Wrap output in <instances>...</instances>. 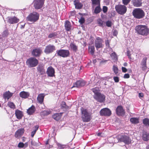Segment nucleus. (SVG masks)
Returning a JSON list of instances; mask_svg holds the SVG:
<instances>
[{
    "label": "nucleus",
    "instance_id": "obj_1",
    "mask_svg": "<svg viewBox=\"0 0 149 149\" xmlns=\"http://www.w3.org/2000/svg\"><path fill=\"white\" fill-rule=\"evenodd\" d=\"M135 32L139 35L146 36L149 34V28L145 25H139L135 28Z\"/></svg>",
    "mask_w": 149,
    "mask_h": 149
},
{
    "label": "nucleus",
    "instance_id": "obj_2",
    "mask_svg": "<svg viewBox=\"0 0 149 149\" xmlns=\"http://www.w3.org/2000/svg\"><path fill=\"white\" fill-rule=\"evenodd\" d=\"M119 142H123L126 144H129L131 143L130 137L125 133H121L116 137Z\"/></svg>",
    "mask_w": 149,
    "mask_h": 149
},
{
    "label": "nucleus",
    "instance_id": "obj_3",
    "mask_svg": "<svg viewBox=\"0 0 149 149\" xmlns=\"http://www.w3.org/2000/svg\"><path fill=\"white\" fill-rule=\"evenodd\" d=\"M132 14L134 17L136 19L142 18L145 15L144 12L140 8L134 9L133 11Z\"/></svg>",
    "mask_w": 149,
    "mask_h": 149
},
{
    "label": "nucleus",
    "instance_id": "obj_4",
    "mask_svg": "<svg viewBox=\"0 0 149 149\" xmlns=\"http://www.w3.org/2000/svg\"><path fill=\"white\" fill-rule=\"evenodd\" d=\"M26 63L29 68H33L37 65L38 61L35 57H31L27 59Z\"/></svg>",
    "mask_w": 149,
    "mask_h": 149
},
{
    "label": "nucleus",
    "instance_id": "obj_5",
    "mask_svg": "<svg viewBox=\"0 0 149 149\" xmlns=\"http://www.w3.org/2000/svg\"><path fill=\"white\" fill-rule=\"evenodd\" d=\"M81 118L84 122H87L90 121L91 119V116L89 113L88 112L87 109H82L81 110Z\"/></svg>",
    "mask_w": 149,
    "mask_h": 149
},
{
    "label": "nucleus",
    "instance_id": "obj_6",
    "mask_svg": "<svg viewBox=\"0 0 149 149\" xmlns=\"http://www.w3.org/2000/svg\"><path fill=\"white\" fill-rule=\"evenodd\" d=\"M115 8L117 12L120 15H123L127 11V8L124 5L120 4L116 6Z\"/></svg>",
    "mask_w": 149,
    "mask_h": 149
},
{
    "label": "nucleus",
    "instance_id": "obj_7",
    "mask_svg": "<svg viewBox=\"0 0 149 149\" xmlns=\"http://www.w3.org/2000/svg\"><path fill=\"white\" fill-rule=\"evenodd\" d=\"M56 53L58 56L63 58H66L70 56V53L68 50L61 49L56 51Z\"/></svg>",
    "mask_w": 149,
    "mask_h": 149
},
{
    "label": "nucleus",
    "instance_id": "obj_8",
    "mask_svg": "<svg viewBox=\"0 0 149 149\" xmlns=\"http://www.w3.org/2000/svg\"><path fill=\"white\" fill-rule=\"evenodd\" d=\"M93 97L97 102L100 103L104 102L105 100V96L100 93L96 95H94Z\"/></svg>",
    "mask_w": 149,
    "mask_h": 149
},
{
    "label": "nucleus",
    "instance_id": "obj_9",
    "mask_svg": "<svg viewBox=\"0 0 149 149\" xmlns=\"http://www.w3.org/2000/svg\"><path fill=\"white\" fill-rule=\"evenodd\" d=\"M42 53V50L40 48H36L33 49L31 54L33 57L35 58L40 57Z\"/></svg>",
    "mask_w": 149,
    "mask_h": 149
},
{
    "label": "nucleus",
    "instance_id": "obj_10",
    "mask_svg": "<svg viewBox=\"0 0 149 149\" xmlns=\"http://www.w3.org/2000/svg\"><path fill=\"white\" fill-rule=\"evenodd\" d=\"M55 50V47L54 45L49 44L46 46L44 50V52L46 54H49L53 52Z\"/></svg>",
    "mask_w": 149,
    "mask_h": 149
},
{
    "label": "nucleus",
    "instance_id": "obj_11",
    "mask_svg": "<svg viewBox=\"0 0 149 149\" xmlns=\"http://www.w3.org/2000/svg\"><path fill=\"white\" fill-rule=\"evenodd\" d=\"M45 0H35L33 5L36 9H39L41 8L44 5Z\"/></svg>",
    "mask_w": 149,
    "mask_h": 149
},
{
    "label": "nucleus",
    "instance_id": "obj_12",
    "mask_svg": "<svg viewBox=\"0 0 149 149\" xmlns=\"http://www.w3.org/2000/svg\"><path fill=\"white\" fill-rule=\"evenodd\" d=\"M103 42V40L100 38L97 37L96 38L95 41V45L97 50L99 48L103 47L102 43Z\"/></svg>",
    "mask_w": 149,
    "mask_h": 149
},
{
    "label": "nucleus",
    "instance_id": "obj_13",
    "mask_svg": "<svg viewBox=\"0 0 149 149\" xmlns=\"http://www.w3.org/2000/svg\"><path fill=\"white\" fill-rule=\"evenodd\" d=\"M100 114L101 116H109L111 114V112L109 109L105 108L101 110Z\"/></svg>",
    "mask_w": 149,
    "mask_h": 149
},
{
    "label": "nucleus",
    "instance_id": "obj_14",
    "mask_svg": "<svg viewBox=\"0 0 149 149\" xmlns=\"http://www.w3.org/2000/svg\"><path fill=\"white\" fill-rule=\"evenodd\" d=\"M86 82L84 80H77L75 83H74L72 87L71 88L75 87L80 88L81 87L84 86L86 85Z\"/></svg>",
    "mask_w": 149,
    "mask_h": 149
},
{
    "label": "nucleus",
    "instance_id": "obj_15",
    "mask_svg": "<svg viewBox=\"0 0 149 149\" xmlns=\"http://www.w3.org/2000/svg\"><path fill=\"white\" fill-rule=\"evenodd\" d=\"M116 112L117 115L122 116H124L125 113V110L121 105L117 107L116 109Z\"/></svg>",
    "mask_w": 149,
    "mask_h": 149
},
{
    "label": "nucleus",
    "instance_id": "obj_16",
    "mask_svg": "<svg viewBox=\"0 0 149 149\" xmlns=\"http://www.w3.org/2000/svg\"><path fill=\"white\" fill-rule=\"evenodd\" d=\"M24 132V128H19L15 132L14 136L16 138L19 139L22 136Z\"/></svg>",
    "mask_w": 149,
    "mask_h": 149
},
{
    "label": "nucleus",
    "instance_id": "obj_17",
    "mask_svg": "<svg viewBox=\"0 0 149 149\" xmlns=\"http://www.w3.org/2000/svg\"><path fill=\"white\" fill-rule=\"evenodd\" d=\"M47 73L49 77H53L55 75L54 69L51 66L48 67L47 69Z\"/></svg>",
    "mask_w": 149,
    "mask_h": 149
},
{
    "label": "nucleus",
    "instance_id": "obj_18",
    "mask_svg": "<svg viewBox=\"0 0 149 149\" xmlns=\"http://www.w3.org/2000/svg\"><path fill=\"white\" fill-rule=\"evenodd\" d=\"M37 70L41 75L45 74L44 65L43 64H39L37 67Z\"/></svg>",
    "mask_w": 149,
    "mask_h": 149
},
{
    "label": "nucleus",
    "instance_id": "obj_19",
    "mask_svg": "<svg viewBox=\"0 0 149 149\" xmlns=\"http://www.w3.org/2000/svg\"><path fill=\"white\" fill-rule=\"evenodd\" d=\"M45 96L44 93H40L38 94L37 97V100L39 103L40 104H43Z\"/></svg>",
    "mask_w": 149,
    "mask_h": 149
},
{
    "label": "nucleus",
    "instance_id": "obj_20",
    "mask_svg": "<svg viewBox=\"0 0 149 149\" xmlns=\"http://www.w3.org/2000/svg\"><path fill=\"white\" fill-rule=\"evenodd\" d=\"M39 14L36 12L31 13L27 17V19H39Z\"/></svg>",
    "mask_w": 149,
    "mask_h": 149
},
{
    "label": "nucleus",
    "instance_id": "obj_21",
    "mask_svg": "<svg viewBox=\"0 0 149 149\" xmlns=\"http://www.w3.org/2000/svg\"><path fill=\"white\" fill-rule=\"evenodd\" d=\"M13 93L10 92L9 91H6L3 94V98L6 100H8L13 95Z\"/></svg>",
    "mask_w": 149,
    "mask_h": 149
},
{
    "label": "nucleus",
    "instance_id": "obj_22",
    "mask_svg": "<svg viewBox=\"0 0 149 149\" xmlns=\"http://www.w3.org/2000/svg\"><path fill=\"white\" fill-rule=\"evenodd\" d=\"M65 29L67 31H70L71 29L72 25L70 22L68 20L66 21L65 23Z\"/></svg>",
    "mask_w": 149,
    "mask_h": 149
},
{
    "label": "nucleus",
    "instance_id": "obj_23",
    "mask_svg": "<svg viewBox=\"0 0 149 149\" xmlns=\"http://www.w3.org/2000/svg\"><path fill=\"white\" fill-rule=\"evenodd\" d=\"M142 138L144 141H148L149 140V134L146 132H143Z\"/></svg>",
    "mask_w": 149,
    "mask_h": 149
},
{
    "label": "nucleus",
    "instance_id": "obj_24",
    "mask_svg": "<svg viewBox=\"0 0 149 149\" xmlns=\"http://www.w3.org/2000/svg\"><path fill=\"white\" fill-rule=\"evenodd\" d=\"M133 5L134 6L138 7L142 6L141 0H133L132 1Z\"/></svg>",
    "mask_w": 149,
    "mask_h": 149
},
{
    "label": "nucleus",
    "instance_id": "obj_25",
    "mask_svg": "<svg viewBox=\"0 0 149 149\" xmlns=\"http://www.w3.org/2000/svg\"><path fill=\"white\" fill-rule=\"evenodd\" d=\"M36 109L35 107L32 105L27 110V113L28 114L31 115L34 113L36 111Z\"/></svg>",
    "mask_w": 149,
    "mask_h": 149
},
{
    "label": "nucleus",
    "instance_id": "obj_26",
    "mask_svg": "<svg viewBox=\"0 0 149 149\" xmlns=\"http://www.w3.org/2000/svg\"><path fill=\"white\" fill-rule=\"evenodd\" d=\"M63 113H60L54 114L52 116V118L56 120H58L61 119Z\"/></svg>",
    "mask_w": 149,
    "mask_h": 149
},
{
    "label": "nucleus",
    "instance_id": "obj_27",
    "mask_svg": "<svg viewBox=\"0 0 149 149\" xmlns=\"http://www.w3.org/2000/svg\"><path fill=\"white\" fill-rule=\"evenodd\" d=\"M29 92L24 91L21 92L19 93L20 96L24 99L28 98L29 96Z\"/></svg>",
    "mask_w": 149,
    "mask_h": 149
},
{
    "label": "nucleus",
    "instance_id": "obj_28",
    "mask_svg": "<svg viewBox=\"0 0 149 149\" xmlns=\"http://www.w3.org/2000/svg\"><path fill=\"white\" fill-rule=\"evenodd\" d=\"M15 114L17 118L18 119H21L23 116L22 112L18 109L15 111Z\"/></svg>",
    "mask_w": 149,
    "mask_h": 149
},
{
    "label": "nucleus",
    "instance_id": "obj_29",
    "mask_svg": "<svg viewBox=\"0 0 149 149\" xmlns=\"http://www.w3.org/2000/svg\"><path fill=\"white\" fill-rule=\"evenodd\" d=\"M70 47L73 51L76 52L78 50V46L74 43V42H71L70 45Z\"/></svg>",
    "mask_w": 149,
    "mask_h": 149
},
{
    "label": "nucleus",
    "instance_id": "obj_30",
    "mask_svg": "<svg viewBox=\"0 0 149 149\" xmlns=\"http://www.w3.org/2000/svg\"><path fill=\"white\" fill-rule=\"evenodd\" d=\"M92 3V6L94 7L95 6H99L100 5V0H91Z\"/></svg>",
    "mask_w": 149,
    "mask_h": 149
},
{
    "label": "nucleus",
    "instance_id": "obj_31",
    "mask_svg": "<svg viewBox=\"0 0 149 149\" xmlns=\"http://www.w3.org/2000/svg\"><path fill=\"white\" fill-rule=\"evenodd\" d=\"M130 122L132 124H136L139 123V119L136 118H132L130 120Z\"/></svg>",
    "mask_w": 149,
    "mask_h": 149
},
{
    "label": "nucleus",
    "instance_id": "obj_32",
    "mask_svg": "<svg viewBox=\"0 0 149 149\" xmlns=\"http://www.w3.org/2000/svg\"><path fill=\"white\" fill-rule=\"evenodd\" d=\"M88 51L92 55H93L95 52V48L94 45L89 46L88 48Z\"/></svg>",
    "mask_w": 149,
    "mask_h": 149
},
{
    "label": "nucleus",
    "instance_id": "obj_33",
    "mask_svg": "<svg viewBox=\"0 0 149 149\" xmlns=\"http://www.w3.org/2000/svg\"><path fill=\"white\" fill-rule=\"evenodd\" d=\"M102 10L100 5L97 6L95 8L94 13L96 14H97L100 13Z\"/></svg>",
    "mask_w": 149,
    "mask_h": 149
},
{
    "label": "nucleus",
    "instance_id": "obj_34",
    "mask_svg": "<svg viewBox=\"0 0 149 149\" xmlns=\"http://www.w3.org/2000/svg\"><path fill=\"white\" fill-rule=\"evenodd\" d=\"M51 113L50 111L49 110H44L42 111L41 113V114L42 116H47L49 114Z\"/></svg>",
    "mask_w": 149,
    "mask_h": 149
},
{
    "label": "nucleus",
    "instance_id": "obj_35",
    "mask_svg": "<svg viewBox=\"0 0 149 149\" xmlns=\"http://www.w3.org/2000/svg\"><path fill=\"white\" fill-rule=\"evenodd\" d=\"M97 23L99 26L103 27L104 25L105 22L104 21H102V19H98Z\"/></svg>",
    "mask_w": 149,
    "mask_h": 149
},
{
    "label": "nucleus",
    "instance_id": "obj_36",
    "mask_svg": "<svg viewBox=\"0 0 149 149\" xmlns=\"http://www.w3.org/2000/svg\"><path fill=\"white\" fill-rule=\"evenodd\" d=\"M7 105L10 108L13 109H15V105L12 102H9L8 103Z\"/></svg>",
    "mask_w": 149,
    "mask_h": 149
},
{
    "label": "nucleus",
    "instance_id": "obj_37",
    "mask_svg": "<svg viewBox=\"0 0 149 149\" xmlns=\"http://www.w3.org/2000/svg\"><path fill=\"white\" fill-rule=\"evenodd\" d=\"M110 56L112 59L117 61L118 59L117 55L115 52H113L110 54Z\"/></svg>",
    "mask_w": 149,
    "mask_h": 149
},
{
    "label": "nucleus",
    "instance_id": "obj_38",
    "mask_svg": "<svg viewBox=\"0 0 149 149\" xmlns=\"http://www.w3.org/2000/svg\"><path fill=\"white\" fill-rule=\"evenodd\" d=\"M57 33L56 32H53L50 33L48 36V38H55L57 36Z\"/></svg>",
    "mask_w": 149,
    "mask_h": 149
},
{
    "label": "nucleus",
    "instance_id": "obj_39",
    "mask_svg": "<svg viewBox=\"0 0 149 149\" xmlns=\"http://www.w3.org/2000/svg\"><path fill=\"white\" fill-rule=\"evenodd\" d=\"M143 123L145 126H149V119L146 118L143 119Z\"/></svg>",
    "mask_w": 149,
    "mask_h": 149
},
{
    "label": "nucleus",
    "instance_id": "obj_40",
    "mask_svg": "<svg viewBox=\"0 0 149 149\" xmlns=\"http://www.w3.org/2000/svg\"><path fill=\"white\" fill-rule=\"evenodd\" d=\"M19 19H8V22L10 24H13L17 23Z\"/></svg>",
    "mask_w": 149,
    "mask_h": 149
},
{
    "label": "nucleus",
    "instance_id": "obj_41",
    "mask_svg": "<svg viewBox=\"0 0 149 149\" xmlns=\"http://www.w3.org/2000/svg\"><path fill=\"white\" fill-rule=\"evenodd\" d=\"M92 91L94 93V95H96L100 93L99 92V89L98 87H95L92 89Z\"/></svg>",
    "mask_w": 149,
    "mask_h": 149
},
{
    "label": "nucleus",
    "instance_id": "obj_42",
    "mask_svg": "<svg viewBox=\"0 0 149 149\" xmlns=\"http://www.w3.org/2000/svg\"><path fill=\"white\" fill-rule=\"evenodd\" d=\"M61 106L62 108H64L65 109H68L69 108V107L66 104L65 102H62Z\"/></svg>",
    "mask_w": 149,
    "mask_h": 149
},
{
    "label": "nucleus",
    "instance_id": "obj_43",
    "mask_svg": "<svg viewBox=\"0 0 149 149\" xmlns=\"http://www.w3.org/2000/svg\"><path fill=\"white\" fill-rule=\"evenodd\" d=\"M75 6V8L77 9H80L82 7L83 5L80 3L79 2L74 5Z\"/></svg>",
    "mask_w": 149,
    "mask_h": 149
},
{
    "label": "nucleus",
    "instance_id": "obj_44",
    "mask_svg": "<svg viewBox=\"0 0 149 149\" xmlns=\"http://www.w3.org/2000/svg\"><path fill=\"white\" fill-rule=\"evenodd\" d=\"M78 14L79 18L82 19H84L85 17L87 15L86 13H79Z\"/></svg>",
    "mask_w": 149,
    "mask_h": 149
},
{
    "label": "nucleus",
    "instance_id": "obj_45",
    "mask_svg": "<svg viewBox=\"0 0 149 149\" xmlns=\"http://www.w3.org/2000/svg\"><path fill=\"white\" fill-rule=\"evenodd\" d=\"M58 149H66V147L65 145L58 144Z\"/></svg>",
    "mask_w": 149,
    "mask_h": 149
},
{
    "label": "nucleus",
    "instance_id": "obj_46",
    "mask_svg": "<svg viewBox=\"0 0 149 149\" xmlns=\"http://www.w3.org/2000/svg\"><path fill=\"white\" fill-rule=\"evenodd\" d=\"M147 58L146 57L143 58L142 60L141 65H147Z\"/></svg>",
    "mask_w": 149,
    "mask_h": 149
},
{
    "label": "nucleus",
    "instance_id": "obj_47",
    "mask_svg": "<svg viewBox=\"0 0 149 149\" xmlns=\"http://www.w3.org/2000/svg\"><path fill=\"white\" fill-rule=\"evenodd\" d=\"M8 29H7L3 32L2 36L3 37L7 36L8 35Z\"/></svg>",
    "mask_w": 149,
    "mask_h": 149
},
{
    "label": "nucleus",
    "instance_id": "obj_48",
    "mask_svg": "<svg viewBox=\"0 0 149 149\" xmlns=\"http://www.w3.org/2000/svg\"><path fill=\"white\" fill-rule=\"evenodd\" d=\"M38 19H27L28 23L32 24L36 22Z\"/></svg>",
    "mask_w": 149,
    "mask_h": 149
},
{
    "label": "nucleus",
    "instance_id": "obj_49",
    "mask_svg": "<svg viewBox=\"0 0 149 149\" xmlns=\"http://www.w3.org/2000/svg\"><path fill=\"white\" fill-rule=\"evenodd\" d=\"M113 70L116 74H117L118 73V68L117 66L114 65L113 66Z\"/></svg>",
    "mask_w": 149,
    "mask_h": 149
},
{
    "label": "nucleus",
    "instance_id": "obj_50",
    "mask_svg": "<svg viewBox=\"0 0 149 149\" xmlns=\"http://www.w3.org/2000/svg\"><path fill=\"white\" fill-rule=\"evenodd\" d=\"M131 0H122L123 3L125 5H127L130 1Z\"/></svg>",
    "mask_w": 149,
    "mask_h": 149
},
{
    "label": "nucleus",
    "instance_id": "obj_51",
    "mask_svg": "<svg viewBox=\"0 0 149 149\" xmlns=\"http://www.w3.org/2000/svg\"><path fill=\"white\" fill-rule=\"evenodd\" d=\"M106 26L108 27H111L112 26V22L111 21L108 20L106 22Z\"/></svg>",
    "mask_w": 149,
    "mask_h": 149
},
{
    "label": "nucleus",
    "instance_id": "obj_52",
    "mask_svg": "<svg viewBox=\"0 0 149 149\" xmlns=\"http://www.w3.org/2000/svg\"><path fill=\"white\" fill-rule=\"evenodd\" d=\"M108 8L107 6H104L102 8V11L104 13H106L108 11Z\"/></svg>",
    "mask_w": 149,
    "mask_h": 149
},
{
    "label": "nucleus",
    "instance_id": "obj_53",
    "mask_svg": "<svg viewBox=\"0 0 149 149\" xmlns=\"http://www.w3.org/2000/svg\"><path fill=\"white\" fill-rule=\"evenodd\" d=\"M24 146V144L22 142H19L17 146L19 148H23Z\"/></svg>",
    "mask_w": 149,
    "mask_h": 149
},
{
    "label": "nucleus",
    "instance_id": "obj_54",
    "mask_svg": "<svg viewBox=\"0 0 149 149\" xmlns=\"http://www.w3.org/2000/svg\"><path fill=\"white\" fill-rule=\"evenodd\" d=\"M109 42L110 41L108 40H107L105 41L106 46H107L108 48L110 47Z\"/></svg>",
    "mask_w": 149,
    "mask_h": 149
},
{
    "label": "nucleus",
    "instance_id": "obj_55",
    "mask_svg": "<svg viewBox=\"0 0 149 149\" xmlns=\"http://www.w3.org/2000/svg\"><path fill=\"white\" fill-rule=\"evenodd\" d=\"M141 65V69L143 70H146L147 68V65Z\"/></svg>",
    "mask_w": 149,
    "mask_h": 149
},
{
    "label": "nucleus",
    "instance_id": "obj_56",
    "mask_svg": "<svg viewBox=\"0 0 149 149\" xmlns=\"http://www.w3.org/2000/svg\"><path fill=\"white\" fill-rule=\"evenodd\" d=\"M127 55L128 56V58L130 59H131V54H130V50L127 51Z\"/></svg>",
    "mask_w": 149,
    "mask_h": 149
},
{
    "label": "nucleus",
    "instance_id": "obj_57",
    "mask_svg": "<svg viewBox=\"0 0 149 149\" xmlns=\"http://www.w3.org/2000/svg\"><path fill=\"white\" fill-rule=\"evenodd\" d=\"M113 79L115 82H118L119 81V77H113Z\"/></svg>",
    "mask_w": 149,
    "mask_h": 149
},
{
    "label": "nucleus",
    "instance_id": "obj_58",
    "mask_svg": "<svg viewBox=\"0 0 149 149\" xmlns=\"http://www.w3.org/2000/svg\"><path fill=\"white\" fill-rule=\"evenodd\" d=\"M130 77V75L128 73L125 74L123 77V78L125 79L129 78Z\"/></svg>",
    "mask_w": 149,
    "mask_h": 149
},
{
    "label": "nucleus",
    "instance_id": "obj_59",
    "mask_svg": "<svg viewBox=\"0 0 149 149\" xmlns=\"http://www.w3.org/2000/svg\"><path fill=\"white\" fill-rule=\"evenodd\" d=\"M122 71L123 72H126L127 71V69L125 67H122Z\"/></svg>",
    "mask_w": 149,
    "mask_h": 149
},
{
    "label": "nucleus",
    "instance_id": "obj_60",
    "mask_svg": "<svg viewBox=\"0 0 149 149\" xmlns=\"http://www.w3.org/2000/svg\"><path fill=\"white\" fill-rule=\"evenodd\" d=\"M79 22L81 24H83L85 22V19H79Z\"/></svg>",
    "mask_w": 149,
    "mask_h": 149
},
{
    "label": "nucleus",
    "instance_id": "obj_61",
    "mask_svg": "<svg viewBox=\"0 0 149 149\" xmlns=\"http://www.w3.org/2000/svg\"><path fill=\"white\" fill-rule=\"evenodd\" d=\"M36 131H32L31 133V136L32 137L36 133Z\"/></svg>",
    "mask_w": 149,
    "mask_h": 149
},
{
    "label": "nucleus",
    "instance_id": "obj_62",
    "mask_svg": "<svg viewBox=\"0 0 149 149\" xmlns=\"http://www.w3.org/2000/svg\"><path fill=\"white\" fill-rule=\"evenodd\" d=\"M118 34V32L116 31H115L113 33V35L114 36H116L117 34Z\"/></svg>",
    "mask_w": 149,
    "mask_h": 149
},
{
    "label": "nucleus",
    "instance_id": "obj_63",
    "mask_svg": "<svg viewBox=\"0 0 149 149\" xmlns=\"http://www.w3.org/2000/svg\"><path fill=\"white\" fill-rule=\"evenodd\" d=\"M139 97H143V93H139Z\"/></svg>",
    "mask_w": 149,
    "mask_h": 149
},
{
    "label": "nucleus",
    "instance_id": "obj_64",
    "mask_svg": "<svg viewBox=\"0 0 149 149\" xmlns=\"http://www.w3.org/2000/svg\"><path fill=\"white\" fill-rule=\"evenodd\" d=\"M79 2V0H74V5L77 4Z\"/></svg>",
    "mask_w": 149,
    "mask_h": 149
}]
</instances>
